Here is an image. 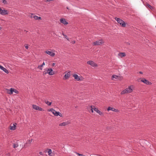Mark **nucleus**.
<instances>
[{
    "instance_id": "nucleus-1",
    "label": "nucleus",
    "mask_w": 156,
    "mask_h": 156,
    "mask_svg": "<svg viewBox=\"0 0 156 156\" xmlns=\"http://www.w3.org/2000/svg\"><path fill=\"white\" fill-rule=\"evenodd\" d=\"M134 87L133 85H131L128 86L127 88H126L121 92V94H124L127 93H130L133 91Z\"/></svg>"
},
{
    "instance_id": "nucleus-2",
    "label": "nucleus",
    "mask_w": 156,
    "mask_h": 156,
    "mask_svg": "<svg viewBox=\"0 0 156 156\" xmlns=\"http://www.w3.org/2000/svg\"><path fill=\"white\" fill-rule=\"evenodd\" d=\"M115 19L117 21V22L122 27H124L126 26V24L125 22L119 18L115 17Z\"/></svg>"
},
{
    "instance_id": "nucleus-3",
    "label": "nucleus",
    "mask_w": 156,
    "mask_h": 156,
    "mask_svg": "<svg viewBox=\"0 0 156 156\" xmlns=\"http://www.w3.org/2000/svg\"><path fill=\"white\" fill-rule=\"evenodd\" d=\"M44 74H48L49 75H53L54 74V72L52 68L48 69L46 71H44L43 73Z\"/></svg>"
},
{
    "instance_id": "nucleus-4",
    "label": "nucleus",
    "mask_w": 156,
    "mask_h": 156,
    "mask_svg": "<svg viewBox=\"0 0 156 156\" xmlns=\"http://www.w3.org/2000/svg\"><path fill=\"white\" fill-rule=\"evenodd\" d=\"M73 76L76 81H79L83 80V78L82 76H78V75L76 74H73Z\"/></svg>"
},
{
    "instance_id": "nucleus-5",
    "label": "nucleus",
    "mask_w": 156,
    "mask_h": 156,
    "mask_svg": "<svg viewBox=\"0 0 156 156\" xmlns=\"http://www.w3.org/2000/svg\"><path fill=\"white\" fill-rule=\"evenodd\" d=\"M48 111L51 112L55 116H58V112H57L55 111L53 108H51L48 110Z\"/></svg>"
},
{
    "instance_id": "nucleus-6",
    "label": "nucleus",
    "mask_w": 156,
    "mask_h": 156,
    "mask_svg": "<svg viewBox=\"0 0 156 156\" xmlns=\"http://www.w3.org/2000/svg\"><path fill=\"white\" fill-rule=\"evenodd\" d=\"M32 107L34 109L37 110H39L40 111H43L44 110L43 109L41 108L40 107H39L35 105H32Z\"/></svg>"
},
{
    "instance_id": "nucleus-7",
    "label": "nucleus",
    "mask_w": 156,
    "mask_h": 156,
    "mask_svg": "<svg viewBox=\"0 0 156 156\" xmlns=\"http://www.w3.org/2000/svg\"><path fill=\"white\" fill-rule=\"evenodd\" d=\"M107 110L108 112H109V111L111 110L113 112H119V111L117 109H115L114 108L112 107H108L107 108Z\"/></svg>"
},
{
    "instance_id": "nucleus-8",
    "label": "nucleus",
    "mask_w": 156,
    "mask_h": 156,
    "mask_svg": "<svg viewBox=\"0 0 156 156\" xmlns=\"http://www.w3.org/2000/svg\"><path fill=\"white\" fill-rule=\"evenodd\" d=\"M87 63L93 67H97L98 66V65L96 64L91 61H90L87 62Z\"/></svg>"
},
{
    "instance_id": "nucleus-9",
    "label": "nucleus",
    "mask_w": 156,
    "mask_h": 156,
    "mask_svg": "<svg viewBox=\"0 0 156 156\" xmlns=\"http://www.w3.org/2000/svg\"><path fill=\"white\" fill-rule=\"evenodd\" d=\"M70 76V71H69L66 73L64 77V80H66L69 79Z\"/></svg>"
},
{
    "instance_id": "nucleus-10",
    "label": "nucleus",
    "mask_w": 156,
    "mask_h": 156,
    "mask_svg": "<svg viewBox=\"0 0 156 156\" xmlns=\"http://www.w3.org/2000/svg\"><path fill=\"white\" fill-rule=\"evenodd\" d=\"M0 14L2 15H4L7 14L8 13L7 10H3L0 8Z\"/></svg>"
},
{
    "instance_id": "nucleus-11",
    "label": "nucleus",
    "mask_w": 156,
    "mask_h": 156,
    "mask_svg": "<svg viewBox=\"0 0 156 156\" xmlns=\"http://www.w3.org/2000/svg\"><path fill=\"white\" fill-rule=\"evenodd\" d=\"M45 52L51 57H54L55 55V54L54 53L48 50L46 51H45Z\"/></svg>"
},
{
    "instance_id": "nucleus-12",
    "label": "nucleus",
    "mask_w": 156,
    "mask_h": 156,
    "mask_svg": "<svg viewBox=\"0 0 156 156\" xmlns=\"http://www.w3.org/2000/svg\"><path fill=\"white\" fill-rule=\"evenodd\" d=\"M141 81L144 83L147 84L151 85V82L144 78L142 79L141 80Z\"/></svg>"
},
{
    "instance_id": "nucleus-13",
    "label": "nucleus",
    "mask_w": 156,
    "mask_h": 156,
    "mask_svg": "<svg viewBox=\"0 0 156 156\" xmlns=\"http://www.w3.org/2000/svg\"><path fill=\"white\" fill-rule=\"evenodd\" d=\"M103 43V42L101 40H99L98 41H97L94 42L93 43L94 45H100L102 44Z\"/></svg>"
},
{
    "instance_id": "nucleus-14",
    "label": "nucleus",
    "mask_w": 156,
    "mask_h": 156,
    "mask_svg": "<svg viewBox=\"0 0 156 156\" xmlns=\"http://www.w3.org/2000/svg\"><path fill=\"white\" fill-rule=\"evenodd\" d=\"M32 140H33L32 139H31L27 140V142L24 145V146L25 147H27L29 146L30 144L32 142Z\"/></svg>"
},
{
    "instance_id": "nucleus-15",
    "label": "nucleus",
    "mask_w": 156,
    "mask_h": 156,
    "mask_svg": "<svg viewBox=\"0 0 156 156\" xmlns=\"http://www.w3.org/2000/svg\"><path fill=\"white\" fill-rule=\"evenodd\" d=\"M17 124L16 123H14L12 124V126L11 125L10 126V129L11 130H15L16 128V125Z\"/></svg>"
},
{
    "instance_id": "nucleus-16",
    "label": "nucleus",
    "mask_w": 156,
    "mask_h": 156,
    "mask_svg": "<svg viewBox=\"0 0 156 156\" xmlns=\"http://www.w3.org/2000/svg\"><path fill=\"white\" fill-rule=\"evenodd\" d=\"M60 22L62 23L64 25H67L68 24V22H67L66 19L63 18H62L60 19Z\"/></svg>"
},
{
    "instance_id": "nucleus-17",
    "label": "nucleus",
    "mask_w": 156,
    "mask_h": 156,
    "mask_svg": "<svg viewBox=\"0 0 156 156\" xmlns=\"http://www.w3.org/2000/svg\"><path fill=\"white\" fill-rule=\"evenodd\" d=\"M94 110L100 115H104V113L101 112L97 108H94Z\"/></svg>"
},
{
    "instance_id": "nucleus-18",
    "label": "nucleus",
    "mask_w": 156,
    "mask_h": 156,
    "mask_svg": "<svg viewBox=\"0 0 156 156\" xmlns=\"http://www.w3.org/2000/svg\"><path fill=\"white\" fill-rule=\"evenodd\" d=\"M12 88H11L10 89H6L7 93L9 94H12Z\"/></svg>"
},
{
    "instance_id": "nucleus-19",
    "label": "nucleus",
    "mask_w": 156,
    "mask_h": 156,
    "mask_svg": "<svg viewBox=\"0 0 156 156\" xmlns=\"http://www.w3.org/2000/svg\"><path fill=\"white\" fill-rule=\"evenodd\" d=\"M45 65V63L44 62H43V63L40 65H39L38 66V67H37V68L39 69H40L41 70H42V67L44 66Z\"/></svg>"
},
{
    "instance_id": "nucleus-20",
    "label": "nucleus",
    "mask_w": 156,
    "mask_h": 156,
    "mask_svg": "<svg viewBox=\"0 0 156 156\" xmlns=\"http://www.w3.org/2000/svg\"><path fill=\"white\" fill-rule=\"evenodd\" d=\"M31 17L34 18V19L36 20L41 19V17H38L36 16H32Z\"/></svg>"
},
{
    "instance_id": "nucleus-21",
    "label": "nucleus",
    "mask_w": 156,
    "mask_h": 156,
    "mask_svg": "<svg viewBox=\"0 0 156 156\" xmlns=\"http://www.w3.org/2000/svg\"><path fill=\"white\" fill-rule=\"evenodd\" d=\"M118 55L121 57H122L125 56H126V54L124 52H121L119 53Z\"/></svg>"
},
{
    "instance_id": "nucleus-22",
    "label": "nucleus",
    "mask_w": 156,
    "mask_h": 156,
    "mask_svg": "<svg viewBox=\"0 0 156 156\" xmlns=\"http://www.w3.org/2000/svg\"><path fill=\"white\" fill-rule=\"evenodd\" d=\"M68 124V123L67 122H64L62 123H61L59 124V126H66Z\"/></svg>"
},
{
    "instance_id": "nucleus-23",
    "label": "nucleus",
    "mask_w": 156,
    "mask_h": 156,
    "mask_svg": "<svg viewBox=\"0 0 156 156\" xmlns=\"http://www.w3.org/2000/svg\"><path fill=\"white\" fill-rule=\"evenodd\" d=\"M90 108H91V111L92 113L94 112L93 110H94V108H95L94 107V105H91L90 107Z\"/></svg>"
},
{
    "instance_id": "nucleus-24",
    "label": "nucleus",
    "mask_w": 156,
    "mask_h": 156,
    "mask_svg": "<svg viewBox=\"0 0 156 156\" xmlns=\"http://www.w3.org/2000/svg\"><path fill=\"white\" fill-rule=\"evenodd\" d=\"M2 70L7 74H8L9 73L8 70L4 68L2 69Z\"/></svg>"
},
{
    "instance_id": "nucleus-25",
    "label": "nucleus",
    "mask_w": 156,
    "mask_h": 156,
    "mask_svg": "<svg viewBox=\"0 0 156 156\" xmlns=\"http://www.w3.org/2000/svg\"><path fill=\"white\" fill-rule=\"evenodd\" d=\"M118 77V76L116 75H113L112 76V80H113L114 78L115 79H117Z\"/></svg>"
},
{
    "instance_id": "nucleus-26",
    "label": "nucleus",
    "mask_w": 156,
    "mask_h": 156,
    "mask_svg": "<svg viewBox=\"0 0 156 156\" xmlns=\"http://www.w3.org/2000/svg\"><path fill=\"white\" fill-rule=\"evenodd\" d=\"M45 103L46 104L50 106L51 105V102H50L48 101H45Z\"/></svg>"
},
{
    "instance_id": "nucleus-27",
    "label": "nucleus",
    "mask_w": 156,
    "mask_h": 156,
    "mask_svg": "<svg viewBox=\"0 0 156 156\" xmlns=\"http://www.w3.org/2000/svg\"><path fill=\"white\" fill-rule=\"evenodd\" d=\"M18 146V144H14L13 145V147L14 148L17 147Z\"/></svg>"
},
{
    "instance_id": "nucleus-28",
    "label": "nucleus",
    "mask_w": 156,
    "mask_h": 156,
    "mask_svg": "<svg viewBox=\"0 0 156 156\" xmlns=\"http://www.w3.org/2000/svg\"><path fill=\"white\" fill-rule=\"evenodd\" d=\"M12 93L13 92H14L16 93H18V91H17L15 89H14L13 88H12Z\"/></svg>"
},
{
    "instance_id": "nucleus-29",
    "label": "nucleus",
    "mask_w": 156,
    "mask_h": 156,
    "mask_svg": "<svg viewBox=\"0 0 156 156\" xmlns=\"http://www.w3.org/2000/svg\"><path fill=\"white\" fill-rule=\"evenodd\" d=\"M51 152H52V151H51V150L50 149H49L48 151V154L49 155H50V154L51 153Z\"/></svg>"
},
{
    "instance_id": "nucleus-30",
    "label": "nucleus",
    "mask_w": 156,
    "mask_h": 156,
    "mask_svg": "<svg viewBox=\"0 0 156 156\" xmlns=\"http://www.w3.org/2000/svg\"><path fill=\"white\" fill-rule=\"evenodd\" d=\"M147 7H148L149 8H150L151 9H152L153 8L152 7L151 5H150L148 4L147 5Z\"/></svg>"
},
{
    "instance_id": "nucleus-31",
    "label": "nucleus",
    "mask_w": 156,
    "mask_h": 156,
    "mask_svg": "<svg viewBox=\"0 0 156 156\" xmlns=\"http://www.w3.org/2000/svg\"><path fill=\"white\" fill-rule=\"evenodd\" d=\"M62 35L65 36V38L67 40H68V41H69V38L66 35H65V34H63Z\"/></svg>"
},
{
    "instance_id": "nucleus-32",
    "label": "nucleus",
    "mask_w": 156,
    "mask_h": 156,
    "mask_svg": "<svg viewBox=\"0 0 156 156\" xmlns=\"http://www.w3.org/2000/svg\"><path fill=\"white\" fill-rule=\"evenodd\" d=\"M2 2L4 4H7V2L5 0H3Z\"/></svg>"
},
{
    "instance_id": "nucleus-33",
    "label": "nucleus",
    "mask_w": 156,
    "mask_h": 156,
    "mask_svg": "<svg viewBox=\"0 0 156 156\" xmlns=\"http://www.w3.org/2000/svg\"><path fill=\"white\" fill-rule=\"evenodd\" d=\"M4 67H3L1 65H0V69H2H2H3L4 68Z\"/></svg>"
},
{
    "instance_id": "nucleus-34",
    "label": "nucleus",
    "mask_w": 156,
    "mask_h": 156,
    "mask_svg": "<svg viewBox=\"0 0 156 156\" xmlns=\"http://www.w3.org/2000/svg\"><path fill=\"white\" fill-rule=\"evenodd\" d=\"M58 114H59V115H58L60 117L62 116V114L60 113L59 112H58Z\"/></svg>"
},
{
    "instance_id": "nucleus-35",
    "label": "nucleus",
    "mask_w": 156,
    "mask_h": 156,
    "mask_svg": "<svg viewBox=\"0 0 156 156\" xmlns=\"http://www.w3.org/2000/svg\"><path fill=\"white\" fill-rule=\"evenodd\" d=\"M25 48L27 49H28V46L27 45H26L25 46Z\"/></svg>"
},
{
    "instance_id": "nucleus-36",
    "label": "nucleus",
    "mask_w": 156,
    "mask_h": 156,
    "mask_svg": "<svg viewBox=\"0 0 156 156\" xmlns=\"http://www.w3.org/2000/svg\"><path fill=\"white\" fill-rule=\"evenodd\" d=\"M75 43V41H72V43L73 44H74Z\"/></svg>"
},
{
    "instance_id": "nucleus-37",
    "label": "nucleus",
    "mask_w": 156,
    "mask_h": 156,
    "mask_svg": "<svg viewBox=\"0 0 156 156\" xmlns=\"http://www.w3.org/2000/svg\"><path fill=\"white\" fill-rule=\"evenodd\" d=\"M55 64V63H53L52 64V66H54Z\"/></svg>"
},
{
    "instance_id": "nucleus-38",
    "label": "nucleus",
    "mask_w": 156,
    "mask_h": 156,
    "mask_svg": "<svg viewBox=\"0 0 156 156\" xmlns=\"http://www.w3.org/2000/svg\"><path fill=\"white\" fill-rule=\"evenodd\" d=\"M39 154H40L41 155H42V153L41 152H39Z\"/></svg>"
},
{
    "instance_id": "nucleus-39",
    "label": "nucleus",
    "mask_w": 156,
    "mask_h": 156,
    "mask_svg": "<svg viewBox=\"0 0 156 156\" xmlns=\"http://www.w3.org/2000/svg\"><path fill=\"white\" fill-rule=\"evenodd\" d=\"M139 73H140V74H142L143 73L141 72V71H140L139 72Z\"/></svg>"
},
{
    "instance_id": "nucleus-40",
    "label": "nucleus",
    "mask_w": 156,
    "mask_h": 156,
    "mask_svg": "<svg viewBox=\"0 0 156 156\" xmlns=\"http://www.w3.org/2000/svg\"><path fill=\"white\" fill-rule=\"evenodd\" d=\"M2 28L1 27H0V30H1V29Z\"/></svg>"
}]
</instances>
